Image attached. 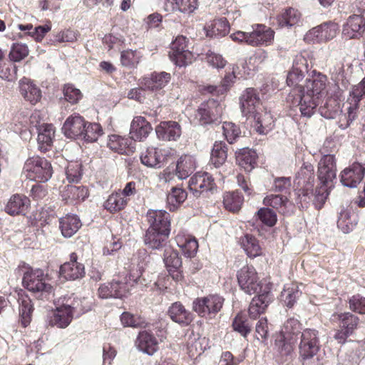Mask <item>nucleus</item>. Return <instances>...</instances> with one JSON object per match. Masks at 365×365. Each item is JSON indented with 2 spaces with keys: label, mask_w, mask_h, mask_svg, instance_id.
<instances>
[{
  "label": "nucleus",
  "mask_w": 365,
  "mask_h": 365,
  "mask_svg": "<svg viewBox=\"0 0 365 365\" xmlns=\"http://www.w3.org/2000/svg\"><path fill=\"white\" fill-rule=\"evenodd\" d=\"M32 312L33 304L31 299L27 297L20 299L19 314L21 324L24 327H26L30 324Z\"/></svg>",
  "instance_id": "nucleus-54"
},
{
  "label": "nucleus",
  "mask_w": 365,
  "mask_h": 365,
  "mask_svg": "<svg viewBox=\"0 0 365 365\" xmlns=\"http://www.w3.org/2000/svg\"><path fill=\"white\" fill-rule=\"evenodd\" d=\"M29 55V48L26 44L14 43L13 44L9 53L11 61L19 62L25 58Z\"/></svg>",
  "instance_id": "nucleus-64"
},
{
  "label": "nucleus",
  "mask_w": 365,
  "mask_h": 365,
  "mask_svg": "<svg viewBox=\"0 0 365 365\" xmlns=\"http://www.w3.org/2000/svg\"><path fill=\"white\" fill-rule=\"evenodd\" d=\"M240 244L250 257L255 258L262 255L261 246L255 237L245 235L242 237Z\"/></svg>",
  "instance_id": "nucleus-46"
},
{
  "label": "nucleus",
  "mask_w": 365,
  "mask_h": 365,
  "mask_svg": "<svg viewBox=\"0 0 365 365\" xmlns=\"http://www.w3.org/2000/svg\"><path fill=\"white\" fill-rule=\"evenodd\" d=\"M163 260L167 269H180L182 265L181 258L177 251L171 247H167L164 251Z\"/></svg>",
  "instance_id": "nucleus-56"
},
{
  "label": "nucleus",
  "mask_w": 365,
  "mask_h": 365,
  "mask_svg": "<svg viewBox=\"0 0 365 365\" xmlns=\"http://www.w3.org/2000/svg\"><path fill=\"white\" fill-rule=\"evenodd\" d=\"M153 130L150 123L142 116H135L131 122L130 139L142 141L145 139Z\"/></svg>",
  "instance_id": "nucleus-24"
},
{
  "label": "nucleus",
  "mask_w": 365,
  "mask_h": 365,
  "mask_svg": "<svg viewBox=\"0 0 365 365\" xmlns=\"http://www.w3.org/2000/svg\"><path fill=\"white\" fill-rule=\"evenodd\" d=\"M107 145L110 150L120 154L128 155L133 153V146L130 138L111 135L109 136Z\"/></svg>",
  "instance_id": "nucleus-41"
},
{
  "label": "nucleus",
  "mask_w": 365,
  "mask_h": 365,
  "mask_svg": "<svg viewBox=\"0 0 365 365\" xmlns=\"http://www.w3.org/2000/svg\"><path fill=\"white\" fill-rule=\"evenodd\" d=\"M365 168L359 163H354L341 173V182L348 187H356L362 180Z\"/></svg>",
  "instance_id": "nucleus-20"
},
{
  "label": "nucleus",
  "mask_w": 365,
  "mask_h": 365,
  "mask_svg": "<svg viewBox=\"0 0 365 365\" xmlns=\"http://www.w3.org/2000/svg\"><path fill=\"white\" fill-rule=\"evenodd\" d=\"M81 138L87 142H94L103 134V130L98 123H86Z\"/></svg>",
  "instance_id": "nucleus-55"
},
{
  "label": "nucleus",
  "mask_w": 365,
  "mask_h": 365,
  "mask_svg": "<svg viewBox=\"0 0 365 365\" xmlns=\"http://www.w3.org/2000/svg\"><path fill=\"white\" fill-rule=\"evenodd\" d=\"M196 168V162L193 156L189 155H182L176 165V175L179 179H186Z\"/></svg>",
  "instance_id": "nucleus-42"
},
{
  "label": "nucleus",
  "mask_w": 365,
  "mask_h": 365,
  "mask_svg": "<svg viewBox=\"0 0 365 365\" xmlns=\"http://www.w3.org/2000/svg\"><path fill=\"white\" fill-rule=\"evenodd\" d=\"M365 30V22L361 15L350 16L343 25L341 36L345 39L359 38Z\"/></svg>",
  "instance_id": "nucleus-17"
},
{
  "label": "nucleus",
  "mask_w": 365,
  "mask_h": 365,
  "mask_svg": "<svg viewBox=\"0 0 365 365\" xmlns=\"http://www.w3.org/2000/svg\"><path fill=\"white\" fill-rule=\"evenodd\" d=\"M223 106L218 101L210 99L201 103L195 114L202 125L217 120L222 114Z\"/></svg>",
  "instance_id": "nucleus-12"
},
{
  "label": "nucleus",
  "mask_w": 365,
  "mask_h": 365,
  "mask_svg": "<svg viewBox=\"0 0 365 365\" xmlns=\"http://www.w3.org/2000/svg\"><path fill=\"white\" fill-rule=\"evenodd\" d=\"M302 324L299 320L292 317L288 319L284 324L282 333L284 337H289L298 334H301Z\"/></svg>",
  "instance_id": "nucleus-58"
},
{
  "label": "nucleus",
  "mask_w": 365,
  "mask_h": 365,
  "mask_svg": "<svg viewBox=\"0 0 365 365\" xmlns=\"http://www.w3.org/2000/svg\"><path fill=\"white\" fill-rule=\"evenodd\" d=\"M170 232L148 229L145 235L144 242L149 248L158 250L166 244Z\"/></svg>",
  "instance_id": "nucleus-38"
},
{
  "label": "nucleus",
  "mask_w": 365,
  "mask_h": 365,
  "mask_svg": "<svg viewBox=\"0 0 365 365\" xmlns=\"http://www.w3.org/2000/svg\"><path fill=\"white\" fill-rule=\"evenodd\" d=\"M197 7V0H164L163 9L167 12L179 11L182 13H192Z\"/></svg>",
  "instance_id": "nucleus-35"
},
{
  "label": "nucleus",
  "mask_w": 365,
  "mask_h": 365,
  "mask_svg": "<svg viewBox=\"0 0 365 365\" xmlns=\"http://www.w3.org/2000/svg\"><path fill=\"white\" fill-rule=\"evenodd\" d=\"M274 30L264 24H253L250 31V46L253 47L271 46L274 39Z\"/></svg>",
  "instance_id": "nucleus-13"
},
{
  "label": "nucleus",
  "mask_w": 365,
  "mask_h": 365,
  "mask_svg": "<svg viewBox=\"0 0 365 365\" xmlns=\"http://www.w3.org/2000/svg\"><path fill=\"white\" fill-rule=\"evenodd\" d=\"M319 111L325 118H335L341 112L340 101L329 97L324 103L319 106Z\"/></svg>",
  "instance_id": "nucleus-45"
},
{
  "label": "nucleus",
  "mask_w": 365,
  "mask_h": 365,
  "mask_svg": "<svg viewBox=\"0 0 365 365\" xmlns=\"http://www.w3.org/2000/svg\"><path fill=\"white\" fill-rule=\"evenodd\" d=\"M339 31V26L334 22L324 23L310 29L304 36L308 43H326L335 38Z\"/></svg>",
  "instance_id": "nucleus-10"
},
{
  "label": "nucleus",
  "mask_w": 365,
  "mask_h": 365,
  "mask_svg": "<svg viewBox=\"0 0 365 365\" xmlns=\"http://www.w3.org/2000/svg\"><path fill=\"white\" fill-rule=\"evenodd\" d=\"M150 259V257L145 250L138 251L137 273L133 271L129 276H118L117 278L113 279L110 284L115 298H123L129 294L133 284L137 283L142 275Z\"/></svg>",
  "instance_id": "nucleus-2"
},
{
  "label": "nucleus",
  "mask_w": 365,
  "mask_h": 365,
  "mask_svg": "<svg viewBox=\"0 0 365 365\" xmlns=\"http://www.w3.org/2000/svg\"><path fill=\"white\" fill-rule=\"evenodd\" d=\"M296 99L301 115L306 118H310L316 110L319 103V100L311 97L308 94L299 93Z\"/></svg>",
  "instance_id": "nucleus-43"
},
{
  "label": "nucleus",
  "mask_w": 365,
  "mask_h": 365,
  "mask_svg": "<svg viewBox=\"0 0 365 365\" xmlns=\"http://www.w3.org/2000/svg\"><path fill=\"white\" fill-rule=\"evenodd\" d=\"M320 349L319 331L315 329L307 328L302 331L299 343V357L304 363L317 355Z\"/></svg>",
  "instance_id": "nucleus-5"
},
{
  "label": "nucleus",
  "mask_w": 365,
  "mask_h": 365,
  "mask_svg": "<svg viewBox=\"0 0 365 365\" xmlns=\"http://www.w3.org/2000/svg\"><path fill=\"white\" fill-rule=\"evenodd\" d=\"M222 128L226 140L230 144L233 143L240 136V128L233 123L224 122Z\"/></svg>",
  "instance_id": "nucleus-61"
},
{
  "label": "nucleus",
  "mask_w": 365,
  "mask_h": 365,
  "mask_svg": "<svg viewBox=\"0 0 365 365\" xmlns=\"http://www.w3.org/2000/svg\"><path fill=\"white\" fill-rule=\"evenodd\" d=\"M188 187L195 197H206L216 187L214 178L207 173H195L190 178Z\"/></svg>",
  "instance_id": "nucleus-9"
},
{
  "label": "nucleus",
  "mask_w": 365,
  "mask_h": 365,
  "mask_svg": "<svg viewBox=\"0 0 365 365\" xmlns=\"http://www.w3.org/2000/svg\"><path fill=\"white\" fill-rule=\"evenodd\" d=\"M187 192L180 187H173L167 195V203L170 211L175 210L187 198Z\"/></svg>",
  "instance_id": "nucleus-48"
},
{
  "label": "nucleus",
  "mask_w": 365,
  "mask_h": 365,
  "mask_svg": "<svg viewBox=\"0 0 365 365\" xmlns=\"http://www.w3.org/2000/svg\"><path fill=\"white\" fill-rule=\"evenodd\" d=\"M346 113H342V110L338 115L339 116V127L341 129H346L350 124L355 120L357 116V111L359 109V103L351 101V98L348 97L346 103L343 105Z\"/></svg>",
  "instance_id": "nucleus-33"
},
{
  "label": "nucleus",
  "mask_w": 365,
  "mask_h": 365,
  "mask_svg": "<svg viewBox=\"0 0 365 365\" xmlns=\"http://www.w3.org/2000/svg\"><path fill=\"white\" fill-rule=\"evenodd\" d=\"M236 160L240 167L246 172H250L257 164V153L255 151L243 148L235 152Z\"/></svg>",
  "instance_id": "nucleus-36"
},
{
  "label": "nucleus",
  "mask_w": 365,
  "mask_h": 365,
  "mask_svg": "<svg viewBox=\"0 0 365 365\" xmlns=\"http://www.w3.org/2000/svg\"><path fill=\"white\" fill-rule=\"evenodd\" d=\"M66 178L69 182H78L82 176V165L78 161L68 163L66 170Z\"/></svg>",
  "instance_id": "nucleus-59"
},
{
  "label": "nucleus",
  "mask_w": 365,
  "mask_h": 365,
  "mask_svg": "<svg viewBox=\"0 0 365 365\" xmlns=\"http://www.w3.org/2000/svg\"><path fill=\"white\" fill-rule=\"evenodd\" d=\"M314 168L311 164H304L301 168L300 171L298 173L297 179H299L298 183H302L304 185V189L299 190L295 195H297L295 199L297 204H302L303 202H306L308 197L309 189L312 186L314 181Z\"/></svg>",
  "instance_id": "nucleus-16"
},
{
  "label": "nucleus",
  "mask_w": 365,
  "mask_h": 365,
  "mask_svg": "<svg viewBox=\"0 0 365 365\" xmlns=\"http://www.w3.org/2000/svg\"><path fill=\"white\" fill-rule=\"evenodd\" d=\"M205 339L194 338L190 339L187 341V354L191 359H196L204 352L202 346Z\"/></svg>",
  "instance_id": "nucleus-60"
},
{
  "label": "nucleus",
  "mask_w": 365,
  "mask_h": 365,
  "mask_svg": "<svg viewBox=\"0 0 365 365\" xmlns=\"http://www.w3.org/2000/svg\"><path fill=\"white\" fill-rule=\"evenodd\" d=\"M136 346L141 351L153 355L158 350V343L153 334L145 330L139 332Z\"/></svg>",
  "instance_id": "nucleus-31"
},
{
  "label": "nucleus",
  "mask_w": 365,
  "mask_h": 365,
  "mask_svg": "<svg viewBox=\"0 0 365 365\" xmlns=\"http://www.w3.org/2000/svg\"><path fill=\"white\" fill-rule=\"evenodd\" d=\"M237 282L242 291L251 295L264 291L262 282L259 279L257 272L252 265L242 267L237 272Z\"/></svg>",
  "instance_id": "nucleus-7"
},
{
  "label": "nucleus",
  "mask_w": 365,
  "mask_h": 365,
  "mask_svg": "<svg viewBox=\"0 0 365 365\" xmlns=\"http://www.w3.org/2000/svg\"><path fill=\"white\" fill-rule=\"evenodd\" d=\"M257 294L258 296L254 297L250 302L248 309L249 316L252 319H257L263 313L272 299L270 288L268 286L264 287L262 292Z\"/></svg>",
  "instance_id": "nucleus-19"
},
{
  "label": "nucleus",
  "mask_w": 365,
  "mask_h": 365,
  "mask_svg": "<svg viewBox=\"0 0 365 365\" xmlns=\"http://www.w3.org/2000/svg\"><path fill=\"white\" fill-rule=\"evenodd\" d=\"M63 200L66 203L84 200L88 195V189L84 186L68 185L61 191Z\"/></svg>",
  "instance_id": "nucleus-37"
},
{
  "label": "nucleus",
  "mask_w": 365,
  "mask_h": 365,
  "mask_svg": "<svg viewBox=\"0 0 365 365\" xmlns=\"http://www.w3.org/2000/svg\"><path fill=\"white\" fill-rule=\"evenodd\" d=\"M86 120L78 113L70 115L64 122L62 127V131L68 138L76 139L81 138Z\"/></svg>",
  "instance_id": "nucleus-21"
},
{
  "label": "nucleus",
  "mask_w": 365,
  "mask_h": 365,
  "mask_svg": "<svg viewBox=\"0 0 365 365\" xmlns=\"http://www.w3.org/2000/svg\"><path fill=\"white\" fill-rule=\"evenodd\" d=\"M60 274L63 278L69 280H76L84 277V265L77 262L76 253H71L70 261L61 266Z\"/></svg>",
  "instance_id": "nucleus-22"
},
{
  "label": "nucleus",
  "mask_w": 365,
  "mask_h": 365,
  "mask_svg": "<svg viewBox=\"0 0 365 365\" xmlns=\"http://www.w3.org/2000/svg\"><path fill=\"white\" fill-rule=\"evenodd\" d=\"M233 329L245 337L251 331V325L249 324L246 317L242 314H238L232 322Z\"/></svg>",
  "instance_id": "nucleus-57"
},
{
  "label": "nucleus",
  "mask_w": 365,
  "mask_h": 365,
  "mask_svg": "<svg viewBox=\"0 0 365 365\" xmlns=\"http://www.w3.org/2000/svg\"><path fill=\"white\" fill-rule=\"evenodd\" d=\"M331 73L332 76H335V83L330 88V98L340 101L344 91L347 88L349 85L348 81L344 78V65L340 63L337 67H334Z\"/></svg>",
  "instance_id": "nucleus-28"
},
{
  "label": "nucleus",
  "mask_w": 365,
  "mask_h": 365,
  "mask_svg": "<svg viewBox=\"0 0 365 365\" xmlns=\"http://www.w3.org/2000/svg\"><path fill=\"white\" fill-rule=\"evenodd\" d=\"M26 178L38 182H47L52 176L53 170L48 160L39 156L26 160L23 168Z\"/></svg>",
  "instance_id": "nucleus-3"
},
{
  "label": "nucleus",
  "mask_w": 365,
  "mask_h": 365,
  "mask_svg": "<svg viewBox=\"0 0 365 365\" xmlns=\"http://www.w3.org/2000/svg\"><path fill=\"white\" fill-rule=\"evenodd\" d=\"M188 42L186 37L178 36L171 43L169 57L178 66H185L194 59V54L189 49Z\"/></svg>",
  "instance_id": "nucleus-8"
},
{
  "label": "nucleus",
  "mask_w": 365,
  "mask_h": 365,
  "mask_svg": "<svg viewBox=\"0 0 365 365\" xmlns=\"http://www.w3.org/2000/svg\"><path fill=\"white\" fill-rule=\"evenodd\" d=\"M224 298L219 294H209L193 301L192 309L201 317L213 319L222 309Z\"/></svg>",
  "instance_id": "nucleus-6"
},
{
  "label": "nucleus",
  "mask_w": 365,
  "mask_h": 365,
  "mask_svg": "<svg viewBox=\"0 0 365 365\" xmlns=\"http://www.w3.org/2000/svg\"><path fill=\"white\" fill-rule=\"evenodd\" d=\"M168 314L173 322L182 326H187L193 319L191 312L187 310L179 302L171 304L168 309Z\"/></svg>",
  "instance_id": "nucleus-30"
},
{
  "label": "nucleus",
  "mask_w": 365,
  "mask_h": 365,
  "mask_svg": "<svg viewBox=\"0 0 365 365\" xmlns=\"http://www.w3.org/2000/svg\"><path fill=\"white\" fill-rule=\"evenodd\" d=\"M301 19L300 12L293 8L286 9L280 16L277 21L281 27H291L297 25Z\"/></svg>",
  "instance_id": "nucleus-49"
},
{
  "label": "nucleus",
  "mask_w": 365,
  "mask_h": 365,
  "mask_svg": "<svg viewBox=\"0 0 365 365\" xmlns=\"http://www.w3.org/2000/svg\"><path fill=\"white\" fill-rule=\"evenodd\" d=\"M29 199L20 195H14L9 199L6 207V212L11 215H19L26 211L28 207Z\"/></svg>",
  "instance_id": "nucleus-44"
},
{
  "label": "nucleus",
  "mask_w": 365,
  "mask_h": 365,
  "mask_svg": "<svg viewBox=\"0 0 365 365\" xmlns=\"http://www.w3.org/2000/svg\"><path fill=\"white\" fill-rule=\"evenodd\" d=\"M243 197L238 192H229L224 194L223 204L225 209L235 212L240 210Z\"/></svg>",
  "instance_id": "nucleus-52"
},
{
  "label": "nucleus",
  "mask_w": 365,
  "mask_h": 365,
  "mask_svg": "<svg viewBox=\"0 0 365 365\" xmlns=\"http://www.w3.org/2000/svg\"><path fill=\"white\" fill-rule=\"evenodd\" d=\"M304 72L299 71L292 68V70L288 73L287 78V83L289 86L294 87L292 93H299V89L303 86L299 85V83L303 80L304 76Z\"/></svg>",
  "instance_id": "nucleus-63"
},
{
  "label": "nucleus",
  "mask_w": 365,
  "mask_h": 365,
  "mask_svg": "<svg viewBox=\"0 0 365 365\" xmlns=\"http://www.w3.org/2000/svg\"><path fill=\"white\" fill-rule=\"evenodd\" d=\"M240 108L248 118L262 110L261 101L255 89L249 88L245 91L240 98Z\"/></svg>",
  "instance_id": "nucleus-14"
},
{
  "label": "nucleus",
  "mask_w": 365,
  "mask_h": 365,
  "mask_svg": "<svg viewBox=\"0 0 365 365\" xmlns=\"http://www.w3.org/2000/svg\"><path fill=\"white\" fill-rule=\"evenodd\" d=\"M170 151L165 149L148 148L140 155L142 163L150 168H160L162 166Z\"/></svg>",
  "instance_id": "nucleus-23"
},
{
  "label": "nucleus",
  "mask_w": 365,
  "mask_h": 365,
  "mask_svg": "<svg viewBox=\"0 0 365 365\" xmlns=\"http://www.w3.org/2000/svg\"><path fill=\"white\" fill-rule=\"evenodd\" d=\"M227 158V149L222 142H216L211 153V162L215 167H220L225 163Z\"/></svg>",
  "instance_id": "nucleus-53"
},
{
  "label": "nucleus",
  "mask_w": 365,
  "mask_h": 365,
  "mask_svg": "<svg viewBox=\"0 0 365 365\" xmlns=\"http://www.w3.org/2000/svg\"><path fill=\"white\" fill-rule=\"evenodd\" d=\"M340 322V327L345 329L346 333L351 335L357 328L359 319L358 317L349 312L338 314L335 316Z\"/></svg>",
  "instance_id": "nucleus-50"
},
{
  "label": "nucleus",
  "mask_w": 365,
  "mask_h": 365,
  "mask_svg": "<svg viewBox=\"0 0 365 365\" xmlns=\"http://www.w3.org/2000/svg\"><path fill=\"white\" fill-rule=\"evenodd\" d=\"M19 90L24 98L31 104H36L41 98V89L29 78L24 77L19 81Z\"/></svg>",
  "instance_id": "nucleus-29"
},
{
  "label": "nucleus",
  "mask_w": 365,
  "mask_h": 365,
  "mask_svg": "<svg viewBox=\"0 0 365 365\" xmlns=\"http://www.w3.org/2000/svg\"><path fill=\"white\" fill-rule=\"evenodd\" d=\"M203 31L209 38L224 37L230 31V24L225 18L214 19L205 24Z\"/></svg>",
  "instance_id": "nucleus-26"
},
{
  "label": "nucleus",
  "mask_w": 365,
  "mask_h": 365,
  "mask_svg": "<svg viewBox=\"0 0 365 365\" xmlns=\"http://www.w3.org/2000/svg\"><path fill=\"white\" fill-rule=\"evenodd\" d=\"M302 292L295 284H287L280 294L281 301L288 307H292Z\"/></svg>",
  "instance_id": "nucleus-47"
},
{
  "label": "nucleus",
  "mask_w": 365,
  "mask_h": 365,
  "mask_svg": "<svg viewBox=\"0 0 365 365\" xmlns=\"http://www.w3.org/2000/svg\"><path fill=\"white\" fill-rule=\"evenodd\" d=\"M79 300H73L68 303L63 304L53 312L49 319V324L58 328H66L71 322L75 314L79 315L86 312L88 309L79 307Z\"/></svg>",
  "instance_id": "nucleus-4"
},
{
  "label": "nucleus",
  "mask_w": 365,
  "mask_h": 365,
  "mask_svg": "<svg viewBox=\"0 0 365 365\" xmlns=\"http://www.w3.org/2000/svg\"><path fill=\"white\" fill-rule=\"evenodd\" d=\"M250 118L255 120V128L256 131L262 135H266L274 127V120L271 113L259 110Z\"/></svg>",
  "instance_id": "nucleus-39"
},
{
  "label": "nucleus",
  "mask_w": 365,
  "mask_h": 365,
  "mask_svg": "<svg viewBox=\"0 0 365 365\" xmlns=\"http://www.w3.org/2000/svg\"><path fill=\"white\" fill-rule=\"evenodd\" d=\"M38 130V148L41 152H46L52 145L55 135V129L53 125L43 123L35 125Z\"/></svg>",
  "instance_id": "nucleus-27"
},
{
  "label": "nucleus",
  "mask_w": 365,
  "mask_h": 365,
  "mask_svg": "<svg viewBox=\"0 0 365 365\" xmlns=\"http://www.w3.org/2000/svg\"><path fill=\"white\" fill-rule=\"evenodd\" d=\"M336 168L334 156L332 155H324L319 163L318 179L319 185L312 193L313 203L317 209H321L328 195L329 189L336 179Z\"/></svg>",
  "instance_id": "nucleus-1"
},
{
  "label": "nucleus",
  "mask_w": 365,
  "mask_h": 365,
  "mask_svg": "<svg viewBox=\"0 0 365 365\" xmlns=\"http://www.w3.org/2000/svg\"><path fill=\"white\" fill-rule=\"evenodd\" d=\"M158 138L163 140H176L182 133L180 124L175 121L161 122L155 128Z\"/></svg>",
  "instance_id": "nucleus-25"
},
{
  "label": "nucleus",
  "mask_w": 365,
  "mask_h": 365,
  "mask_svg": "<svg viewBox=\"0 0 365 365\" xmlns=\"http://www.w3.org/2000/svg\"><path fill=\"white\" fill-rule=\"evenodd\" d=\"M327 81L326 76L319 73L312 78L307 79L303 87L299 89V93L308 94L320 101L326 93Z\"/></svg>",
  "instance_id": "nucleus-15"
},
{
  "label": "nucleus",
  "mask_w": 365,
  "mask_h": 365,
  "mask_svg": "<svg viewBox=\"0 0 365 365\" xmlns=\"http://www.w3.org/2000/svg\"><path fill=\"white\" fill-rule=\"evenodd\" d=\"M170 80V74L166 72L155 73L150 77L144 78L141 84L145 89L157 92L163 88Z\"/></svg>",
  "instance_id": "nucleus-32"
},
{
  "label": "nucleus",
  "mask_w": 365,
  "mask_h": 365,
  "mask_svg": "<svg viewBox=\"0 0 365 365\" xmlns=\"http://www.w3.org/2000/svg\"><path fill=\"white\" fill-rule=\"evenodd\" d=\"M25 288L32 292H50L51 287L45 282L43 271L40 269L29 268L23 277Z\"/></svg>",
  "instance_id": "nucleus-11"
},
{
  "label": "nucleus",
  "mask_w": 365,
  "mask_h": 365,
  "mask_svg": "<svg viewBox=\"0 0 365 365\" xmlns=\"http://www.w3.org/2000/svg\"><path fill=\"white\" fill-rule=\"evenodd\" d=\"M287 202V197L276 194L267 195L263 200L264 205L272 207L276 210L285 207Z\"/></svg>",
  "instance_id": "nucleus-62"
},
{
  "label": "nucleus",
  "mask_w": 365,
  "mask_h": 365,
  "mask_svg": "<svg viewBox=\"0 0 365 365\" xmlns=\"http://www.w3.org/2000/svg\"><path fill=\"white\" fill-rule=\"evenodd\" d=\"M148 229L157 231L170 232V214L162 210H150L147 212Z\"/></svg>",
  "instance_id": "nucleus-18"
},
{
  "label": "nucleus",
  "mask_w": 365,
  "mask_h": 365,
  "mask_svg": "<svg viewBox=\"0 0 365 365\" xmlns=\"http://www.w3.org/2000/svg\"><path fill=\"white\" fill-rule=\"evenodd\" d=\"M81 227V222L76 215H66L59 220V227L65 237H72Z\"/></svg>",
  "instance_id": "nucleus-40"
},
{
  "label": "nucleus",
  "mask_w": 365,
  "mask_h": 365,
  "mask_svg": "<svg viewBox=\"0 0 365 365\" xmlns=\"http://www.w3.org/2000/svg\"><path fill=\"white\" fill-rule=\"evenodd\" d=\"M175 241L185 257H192L197 253L198 242L195 237L185 233H179L175 237Z\"/></svg>",
  "instance_id": "nucleus-34"
},
{
  "label": "nucleus",
  "mask_w": 365,
  "mask_h": 365,
  "mask_svg": "<svg viewBox=\"0 0 365 365\" xmlns=\"http://www.w3.org/2000/svg\"><path fill=\"white\" fill-rule=\"evenodd\" d=\"M128 199L122 196V194L115 192L111 194L104 203V207L110 212H115L125 208Z\"/></svg>",
  "instance_id": "nucleus-51"
}]
</instances>
